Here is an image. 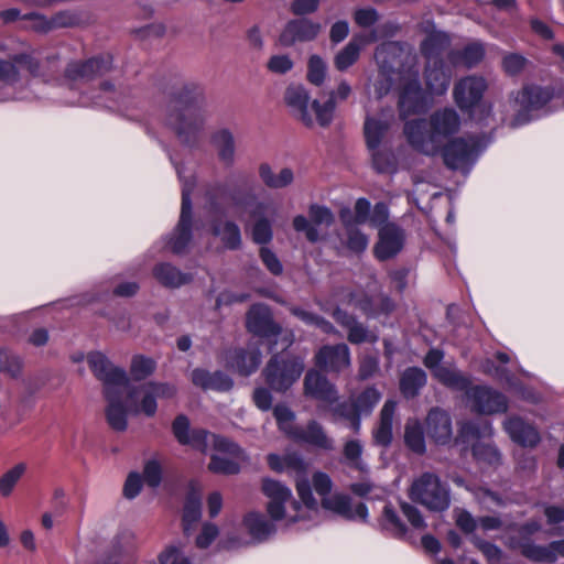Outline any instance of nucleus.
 I'll return each instance as SVG.
<instances>
[{
    "mask_svg": "<svg viewBox=\"0 0 564 564\" xmlns=\"http://www.w3.org/2000/svg\"><path fill=\"white\" fill-rule=\"evenodd\" d=\"M291 313L297 318H300L306 325L315 326L325 334L339 335L337 328L329 321H327L321 315L314 314L300 307H292Z\"/></svg>",
    "mask_w": 564,
    "mask_h": 564,
    "instance_id": "51",
    "label": "nucleus"
},
{
    "mask_svg": "<svg viewBox=\"0 0 564 564\" xmlns=\"http://www.w3.org/2000/svg\"><path fill=\"white\" fill-rule=\"evenodd\" d=\"M153 276L165 288L177 289L192 281L189 273H184L171 263H158L153 268Z\"/></svg>",
    "mask_w": 564,
    "mask_h": 564,
    "instance_id": "40",
    "label": "nucleus"
},
{
    "mask_svg": "<svg viewBox=\"0 0 564 564\" xmlns=\"http://www.w3.org/2000/svg\"><path fill=\"white\" fill-rule=\"evenodd\" d=\"M424 78L429 93L433 96H442L449 87L452 70L442 59L426 61Z\"/></svg>",
    "mask_w": 564,
    "mask_h": 564,
    "instance_id": "31",
    "label": "nucleus"
},
{
    "mask_svg": "<svg viewBox=\"0 0 564 564\" xmlns=\"http://www.w3.org/2000/svg\"><path fill=\"white\" fill-rule=\"evenodd\" d=\"M303 393L305 397L326 405H333L339 399L335 384L316 369H310L306 372L303 381Z\"/></svg>",
    "mask_w": 564,
    "mask_h": 564,
    "instance_id": "18",
    "label": "nucleus"
},
{
    "mask_svg": "<svg viewBox=\"0 0 564 564\" xmlns=\"http://www.w3.org/2000/svg\"><path fill=\"white\" fill-rule=\"evenodd\" d=\"M273 415L278 422L279 427L293 436L295 431V427H293V421L295 419L293 411L286 405L278 404L273 409Z\"/></svg>",
    "mask_w": 564,
    "mask_h": 564,
    "instance_id": "63",
    "label": "nucleus"
},
{
    "mask_svg": "<svg viewBox=\"0 0 564 564\" xmlns=\"http://www.w3.org/2000/svg\"><path fill=\"white\" fill-rule=\"evenodd\" d=\"M345 227V246L354 253H362L368 245L369 237L361 230L367 224L373 225L377 220L373 216H388V214H340Z\"/></svg>",
    "mask_w": 564,
    "mask_h": 564,
    "instance_id": "14",
    "label": "nucleus"
},
{
    "mask_svg": "<svg viewBox=\"0 0 564 564\" xmlns=\"http://www.w3.org/2000/svg\"><path fill=\"white\" fill-rule=\"evenodd\" d=\"M210 142L215 148L218 159L225 165L230 166L236 161V142L234 133L228 128H220L212 133Z\"/></svg>",
    "mask_w": 564,
    "mask_h": 564,
    "instance_id": "38",
    "label": "nucleus"
},
{
    "mask_svg": "<svg viewBox=\"0 0 564 564\" xmlns=\"http://www.w3.org/2000/svg\"><path fill=\"white\" fill-rule=\"evenodd\" d=\"M192 382L203 390L228 391L232 387V380L226 373L200 368L192 371Z\"/></svg>",
    "mask_w": 564,
    "mask_h": 564,
    "instance_id": "39",
    "label": "nucleus"
},
{
    "mask_svg": "<svg viewBox=\"0 0 564 564\" xmlns=\"http://www.w3.org/2000/svg\"><path fill=\"white\" fill-rule=\"evenodd\" d=\"M202 453H206L210 447L219 453L234 455L238 458L245 459V451L231 442L230 440L213 434L204 429H194L188 436V442L185 444Z\"/></svg>",
    "mask_w": 564,
    "mask_h": 564,
    "instance_id": "16",
    "label": "nucleus"
},
{
    "mask_svg": "<svg viewBox=\"0 0 564 564\" xmlns=\"http://www.w3.org/2000/svg\"><path fill=\"white\" fill-rule=\"evenodd\" d=\"M462 126L458 112L451 107L434 111L429 121L424 119L409 120L404 124V134L409 143L417 151L434 155L442 151L445 164L467 174L485 151L489 139L470 135L467 138L449 139Z\"/></svg>",
    "mask_w": 564,
    "mask_h": 564,
    "instance_id": "1",
    "label": "nucleus"
},
{
    "mask_svg": "<svg viewBox=\"0 0 564 564\" xmlns=\"http://www.w3.org/2000/svg\"><path fill=\"white\" fill-rule=\"evenodd\" d=\"M26 467L23 463L15 465L0 478V494L4 497L9 496Z\"/></svg>",
    "mask_w": 564,
    "mask_h": 564,
    "instance_id": "61",
    "label": "nucleus"
},
{
    "mask_svg": "<svg viewBox=\"0 0 564 564\" xmlns=\"http://www.w3.org/2000/svg\"><path fill=\"white\" fill-rule=\"evenodd\" d=\"M389 128L387 118L367 117L365 121V138L371 153L372 165L379 173H389L394 169L393 155L390 151L381 149L380 144Z\"/></svg>",
    "mask_w": 564,
    "mask_h": 564,
    "instance_id": "9",
    "label": "nucleus"
},
{
    "mask_svg": "<svg viewBox=\"0 0 564 564\" xmlns=\"http://www.w3.org/2000/svg\"><path fill=\"white\" fill-rule=\"evenodd\" d=\"M379 240L373 248L375 257L380 261L395 257L403 248L404 231L392 223H387L379 228Z\"/></svg>",
    "mask_w": 564,
    "mask_h": 564,
    "instance_id": "21",
    "label": "nucleus"
},
{
    "mask_svg": "<svg viewBox=\"0 0 564 564\" xmlns=\"http://www.w3.org/2000/svg\"><path fill=\"white\" fill-rule=\"evenodd\" d=\"M20 69H25L33 76L42 75L39 62L30 54L14 55L11 61L0 59V94H13L18 97L13 100L28 99L26 95L17 90Z\"/></svg>",
    "mask_w": 564,
    "mask_h": 564,
    "instance_id": "12",
    "label": "nucleus"
},
{
    "mask_svg": "<svg viewBox=\"0 0 564 564\" xmlns=\"http://www.w3.org/2000/svg\"><path fill=\"white\" fill-rule=\"evenodd\" d=\"M176 388L166 382H147L129 390L128 397L132 402L131 413H143L154 416L158 410L156 399H171L175 395Z\"/></svg>",
    "mask_w": 564,
    "mask_h": 564,
    "instance_id": "10",
    "label": "nucleus"
},
{
    "mask_svg": "<svg viewBox=\"0 0 564 564\" xmlns=\"http://www.w3.org/2000/svg\"><path fill=\"white\" fill-rule=\"evenodd\" d=\"M380 525L395 538H404L408 533L405 524L401 521L391 503H387L383 507Z\"/></svg>",
    "mask_w": 564,
    "mask_h": 564,
    "instance_id": "49",
    "label": "nucleus"
},
{
    "mask_svg": "<svg viewBox=\"0 0 564 564\" xmlns=\"http://www.w3.org/2000/svg\"><path fill=\"white\" fill-rule=\"evenodd\" d=\"M473 409L478 413H502L508 409L507 398L488 387L477 386L467 391Z\"/></svg>",
    "mask_w": 564,
    "mask_h": 564,
    "instance_id": "23",
    "label": "nucleus"
},
{
    "mask_svg": "<svg viewBox=\"0 0 564 564\" xmlns=\"http://www.w3.org/2000/svg\"><path fill=\"white\" fill-rule=\"evenodd\" d=\"M258 174L263 185L270 189L285 188L290 186L295 178L294 171L291 167H282L275 172L268 162L259 164Z\"/></svg>",
    "mask_w": 564,
    "mask_h": 564,
    "instance_id": "36",
    "label": "nucleus"
},
{
    "mask_svg": "<svg viewBox=\"0 0 564 564\" xmlns=\"http://www.w3.org/2000/svg\"><path fill=\"white\" fill-rule=\"evenodd\" d=\"M404 443L414 454L422 455L426 451L422 425L416 420H408L404 427Z\"/></svg>",
    "mask_w": 564,
    "mask_h": 564,
    "instance_id": "46",
    "label": "nucleus"
},
{
    "mask_svg": "<svg viewBox=\"0 0 564 564\" xmlns=\"http://www.w3.org/2000/svg\"><path fill=\"white\" fill-rule=\"evenodd\" d=\"M263 191L257 189L246 181L228 180L209 188L207 195L215 205L232 207L245 212H262L267 204L261 199Z\"/></svg>",
    "mask_w": 564,
    "mask_h": 564,
    "instance_id": "6",
    "label": "nucleus"
},
{
    "mask_svg": "<svg viewBox=\"0 0 564 564\" xmlns=\"http://www.w3.org/2000/svg\"><path fill=\"white\" fill-rule=\"evenodd\" d=\"M321 31V24L306 19L290 21L280 35V42L284 46H291L296 42L314 40Z\"/></svg>",
    "mask_w": 564,
    "mask_h": 564,
    "instance_id": "29",
    "label": "nucleus"
},
{
    "mask_svg": "<svg viewBox=\"0 0 564 564\" xmlns=\"http://www.w3.org/2000/svg\"><path fill=\"white\" fill-rule=\"evenodd\" d=\"M213 234L220 238L227 249H238L241 243L239 227L230 221L217 220L213 226Z\"/></svg>",
    "mask_w": 564,
    "mask_h": 564,
    "instance_id": "44",
    "label": "nucleus"
},
{
    "mask_svg": "<svg viewBox=\"0 0 564 564\" xmlns=\"http://www.w3.org/2000/svg\"><path fill=\"white\" fill-rule=\"evenodd\" d=\"M505 430L514 443L523 447H533L540 441V434L535 427L517 416L505 421Z\"/></svg>",
    "mask_w": 564,
    "mask_h": 564,
    "instance_id": "34",
    "label": "nucleus"
},
{
    "mask_svg": "<svg viewBox=\"0 0 564 564\" xmlns=\"http://www.w3.org/2000/svg\"><path fill=\"white\" fill-rule=\"evenodd\" d=\"M361 44L351 40L335 57V66L338 70H345L350 67L359 57Z\"/></svg>",
    "mask_w": 564,
    "mask_h": 564,
    "instance_id": "55",
    "label": "nucleus"
},
{
    "mask_svg": "<svg viewBox=\"0 0 564 564\" xmlns=\"http://www.w3.org/2000/svg\"><path fill=\"white\" fill-rule=\"evenodd\" d=\"M124 389H108L104 395L107 400L105 410L108 425L116 432H124L128 427V410L122 403V394Z\"/></svg>",
    "mask_w": 564,
    "mask_h": 564,
    "instance_id": "30",
    "label": "nucleus"
},
{
    "mask_svg": "<svg viewBox=\"0 0 564 564\" xmlns=\"http://www.w3.org/2000/svg\"><path fill=\"white\" fill-rule=\"evenodd\" d=\"M22 371L21 359L6 349H0V372L18 378Z\"/></svg>",
    "mask_w": 564,
    "mask_h": 564,
    "instance_id": "59",
    "label": "nucleus"
},
{
    "mask_svg": "<svg viewBox=\"0 0 564 564\" xmlns=\"http://www.w3.org/2000/svg\"><path fill=\"white\" fill-rule=\"evenodd\" d=\"M333 223V214H310V218L304 215L295 217L293 225L295 230L304 231L308 241L316 242L321 239L324 229Z\"/></svg>",
    "mask_w": 564,
    "mask_h": 564,
    "instance_id": "33",
    "label": "nucleus"
},
{
    "mask_svg": "<svg viewBox=\"0 0 564 564\" xmlns=\"http://www.w3.org/2000/svg\"><path fill=\"white\" fill-rule=\"evenodd\" d=\"M232 458L221 457L220 455H213L210 457V462L208 464V469L215 474L221 475H236L240 471V462H246L248 459L245 454V459L238 458L234 455H230Z\"/></svg>",
    "mask_w": 564,
    "mask_h": 564,
    "instance_id": "52",
    "label": "nucleus"
},
{
    "mask_svg": "<svg viewBox=\"0 0 564 564\" xmlns=\"http://www.w3.org/2000/svg\"><path fill=\"white\" fill-rule=\"evenodd\" d=\"M246 326L251 334L271 338L281 333V327L273 321L270 308L264 304H254L247 313Z\"/></svg>",
    "mask_w": 564,
    "mask_h": 564,
    "instance_id": "22",
    "label": "nucleus"
},
{
    "mask_svg": "<svg viewBox=\"0 0 564 564\" xmlns=\"http://www.w3.org/2000/svg\"><path fill=\"white\" fill-rule=\"evenodd\" d=\"M509 546L520 550L521 554L532 562L553 563L558 556L564 557V540L553 541L547 545H538L529 538H511Z\"/></svg>",
    "mask_w": 564,
    "mask_h": 564,
    "instance_id": "17",
    "label": "nucleus"
},
{
    "mask_svg": "<svg viewBox=\"0 0 564 564\" xmlns=\"http://www.w3.org/2000/svg\"><path fill=\"white\" fill-rule=\"evenodd\" d=\"M112 69L111 56H99L85 62H70L65 69V82L73 88H82L83 85L107 75Z\"/></svg>",
    "mask_w": 564,
    "mask_h": 564,
    "instance_id": "13",
    "label": "nucleus"
},
{
    "mask_svg": "<svg viewBox=\"0 0 564 564\" xmlns=\"http://www.w3.org/2000/svg\"><path fill=\"white\" fill-rule=\"evenodd\" d=\"M409 497L433 512L446 511L451 506V488L432 471H424L413 479Z\"/></svg>",
    "mask_w": 564,
    "mask_h": 564,
    "instance_id": "7",
    "label": "nucleus"
},
{
    "mask_svg": "<svg viewBox=\"0 0 564 564\" xmlns=\"http://www.w3.org/2000/svg\"><path fill=\"white\" fill-rule=\"evenodd\" d=\"M155 370V361L144 356H135L132 358L130 373L134 380H144Z\"/></svg>",
    "mask_w": 564,
    "mask_h": 564,
    "instance_id": "57",
    "label": "nucleus"
},
{
    "mask_svg": "<svg viewBox=\"0 0 564 564\" xmlns=\"http://www.w3.org/2000/svg\"><path fill=\"white\" fill-rule=\"evenodd\" d=\"M474 496L477 502L485 510H491L494 507L506 506V500L499 494L484 487L475 489Z\"/></svg>",
    "mask_w": 564,
    "mask_h": 564,
    "instance_id": "58",
    "label": "nucleus"
},
{
    "mask_svg": "<svg viewBox=\"0 0 564 564\" xmlns=\"http://www.w3.org/2000/svg\"><path fill=\"white\" fill-rule=\"evenodd\" d=\"M202 517V496L198 490L191 488L187 494L183 510V530L186 535L198 523Z\"/></svg>",
    "mask_w": 564,
    "mask_h": 564,
    "instance_id": "41",
    "label": "nucleus"
},
{
    "mask_svg": "<svg viewBox=\"0 0 564 564\" xmlns=\"http://www.w3.org/2000/svg\"><path fill=\"white\" fill-rule=\"evenodd\" d=\"M160 564H192L176 545H170L159 556Z\"/></svg>",
    "mask_w": 564,
    "mask_h": 564,
    "instance_id": "64",
    "label": "nucleus"
},
{
    "mask_svg": "<svg viewBox=\"0 0 564 564\" xmlns=\"http://www.w3.org/2000/svg\"><path fill=\"white\" fill-rule=\"evenodd\" d=\"M284 99L293 116L301 120L306 127L314 124L310 94L305 87L302 85H290L285 90Z\"/></svg>",
    "mask_w": 564,
    "mask_h": 564,
    "instance_id": "26",
    "label": "nucleus"
},
{
    "mask_svg": "<svg viewBox=\"0 0 564 564\" xmlns=\"http://www.w3.org/2000/svg\"><path fill=\"white\" fill-rule=\"evenodd\" d=\"M243 523L249 533L257 540H264L275 531L273 523L263 514L251 512L245 517Z\"/></svg>",
    "mask_w": 564,
    "mask_h": 564,
    "instance_id": "47",
    "label": "nucleus"
},
{
    "mask_svg": "<svg viewBox=\"0 0 564 564\" xmlns=\"http://www.w3.org/2000/svg\"><path fill=\"white\" fill-rule=\"evenodd\" d=\"M558 97L560 93L553 86L535 83L512 91L509 97L510 106L516 111L512 126L520 127L552 113L555 110L553 102Z\"/></svg>",
    "mask_w": 564,
    "mask_h": 564,
    "instance_id": "4",
    "label": "nucleus"
},
{
    "mask_svg": "<svg viewBox=\"0 0 564 564\" xmlns=\"http://www.w3.org/2000/svg\"><path fill=\"white\" fill-rule=\"evenodd\" d=\"M120 93L110 82H102L98 88V94L88 95L80 93L77 98L67 100L70 105L88 107L98 106L108 109H115L119 104Z\"/></svg>",
    "mask_w": 564,
    "mask_h": 564,
    "instance_id": "27",
    "label": "nucleus"
},
{
    "mask_svg": "<svg viewBox=\"0 0 564 564\" xmlns=\"http://www.w3.org/2000/svg\"><path fill=\"white\" fill-rule=\"evenodd\" d=\"M335 108L336 104L329 98L324 104H321L318 100H313L311 105V110L314 111L316 121L323 127L332 122Z\"/></svg>",
    "mask_w": 564,
    "mask_h": 564,
    "instance_id": "62",
    "label": "nucleus"
},
{
    "mask_svg": "<svg viewBox=\"0 0 564 564\" xmlns=\"http://www.w3.org/2000/svg\"><path fill=\"white\" fill-rule=\"evenodd\" d=\"M326 63L318 56L312 55L307 65V79L315 86H321L326 77Z\"/></svg>",
    "mask_w": 564,
    "mask_h": 564,
    "instance_id": "60",
    "label": "nucleus"
},
{
    "mask_svg": "<svg viewBox=\"0 0 564 564\" xmlns=\"http://www.w3.org/2000/svg\"><path fill=\"white\" fill-rule=\"evenodd\" d=\"M176 172L183 184L181 212H192L191 193L194 189L196 180L192 173H186L183 166L176 165Z\"/></svg>",
    "mask_w": 564,
    "mask_h": 564,
    "instance_id": "56",
    "label": "nucleus"
},
{
    "mask_svg": "<svg viewBox=\"0 0 564 564\" xmlns=\"http://www.w3.org/2000/svg\"><path fill=\"white\" fill-rule=\"evenodd\" d=\"M434 377L444 386L458 391H465L470 386V381L466 376L448 367L436 368Z\"/></svg>",
    "mask_w": 564,
    "mask_h": 564,
    "instance_id": "48",
    "label": "nucleus"
},
{
    "mask_svg": "<svg viewBox=\"0 0 564 564\" xmlns=\"http://www.w3.org/2000/svg\"><path fill=\"white\" fill-rule=\"evenodd\" d=\"M87 362L94 375L104 382V392L109 388L113 390L127 388L128 378L126 371L115 367L102 352H89Z\"/></svg>",
    "mask_w": 564,
    "mask_h": 564,
    "instance_id": "15",
    "label": "nucleus"
},
{
    "mask_svg": "<svg viewBox=\"0 0 564 564\" xmlns=\"http://www.w3.org/2000/svg\"><path fill=\"white\" fill-rule=\"evenodd\" d=\"M485 56V48L481 43H471L462 52H452L449 59L453 64H463L467 67L477 65Z\"/></svg>",
    "mask_w": 564,
    "mask_h": 564,
    "instance_id": "50",
    "label": "nucleus"
},
{
    "mask_svg": "<svg viewBox=\"0 0 564 564\" xmlns=\"http://www.w3.org/2000/svg\"><path fill=\"white\" fill-rule=\"evenodd\" d=\"M261 351L256 345H248L247 348L229 349L224 355L227 367L240 375L249 376L254 372L261 364Z\"/></svg>",
    "mask_w": 564,
    "mask_h": 564,
    "instance_id": "24",
    "label": "nucleus"
},
{
    "mask_svg": "<svg viewBox=\"0 0 564 564\" xmlns=\"http://www.w3.org/2000/svg\"><path fill=\"white\" fill-rule=\"evenodd\" d=\"M191 228L192 214H181L178 225L169 241V247L173 253L182 254L186 250L192 238Z\"/></svg>",
    "mask_w": 564,
    "mask_h": 564,
    "instance_id": "43",
    "label": "nucleus"
},
{
    "mask_svg": "<svg viewBox=\"0 0 564 564\" xmlns=\"http://www.w3.org/2000/svg\"><path fill=\"white\" fill-rule=\"evenodd\" d=\"M380 399L381 392L375 387H368L355 398H352V401L360 415H369Z\"/></svg>",
    "mask_w": 564,
    "mask_h": 564,
    "instance_id": "53",
    "label": "nucleus"
},
{
    "mask_svg": "<svg viewBox=\"0 0 564 564\" xmlns=\"http://www.w3.org/2000/svg\"><path fill=\"white\" fill-rule=\"evenodd\" d=\"M304 361L300 357L274 355L262 371L267 384L275 392H285L301 377Z\"/></svg>",
    "mask_w": 564,
    "mask_h": 564,
    "instance_id": "8",
    "label": "nucleus"
},
{
    "mask_svg": "<svg viewBox=\"0 0 564 564\" xmlns=\"http://www.w3.org/2000/svg\"><path fill=\"white\" fill-rule=\"evenodd\" d=\"M486 90V79L476 75L459 79L453 89L457 107L468 112L470 118L481 126H490L495 121L491 104L481 101Z\"/></svg>",
    "mask_w": 564,
    "mask_h": 564,
    "instance_id": "5",
    "label": "nucleus"
},
{
    "mask_svg": "<svg viewBox=\"0 0 564 564\" xmlns=\"http://www.w3.org/2000/svg\"><path fill=\"white\" fill-rule=\"evenodd\" d=\"M448 44L449 37L446 33L441 31H433L421 43L420 48L426 61L441 59L440 55Z\"/></svg>",
    "mask_w": 564,
    "mask_h": 564,
    "instance_id": "45",
    "label": "nucleus"
},
{
    "mask_svg": "<svg viewBox=\"0 0 564 564\" xmlns=\"http://www.w3.org/2000/svg\"><path fill=\"white\" fill-rule=\"evenodd\" d=\"M314 361L319 369L338 373L350 367V349L344 343L325 345L315 354Z\"/></svg>",
    "mask_w": 564,
    "mask_h": 564,
    "instance_id": "20",
    "label": "nucleus"
},
{
    "mask_svg": "<svg viewBox=\"0 0 564 564\" xmlns=\"http://www.w3.org/2000/svg\"><path fill=\"white\" fill-rule=\"evenodd\" d=\"M425 384L426 373L424 370L417 367H410L401 376L400 391L406 399H411L416 397Z\"/></svg>",
    "mask_w": 564,
    "mask_h": 564,
    "instance_id": "42",
    "label": "nucleus"
},
{
    "mask_svg": "<svg viewBox=\"0 0 564 564\" xmlns=\"http://www.w3.org/2000/svg\"><path fill=\"white\" fill-rule=\"evenodd\" d=\"M397 409V402L387 400L380 411L378 426L373 430V442L382 447H388L392 442V424Z\"/></svg>",
    "mask_w": 564,
    "mask_h": 564,
    "instance_id": "37",
    "label": "nucleus"
},
{
    "mask_svg": "<svg viewBox=\"0 0 564 564\" xmlns=\"http://www.w3.org/2000/svg\"><path fill=\"white\" fill-rule=\"evenodd\" d=\"M321 503L325 510L336 513L346 520H361L366 522L368 519L367 506L359 502L354 507L351 498L344 494L324 497Z\"/></svg>",
    "mask_w": 564,
    "mask_h": 564,
    "instance_id": "25",
    "label": "nucleus"
},
{
    "mask_svg": "<svg viewBox=\"0 0 564 564\" xmlns=\"http://www.w3.org/2000/svg\"><path fill=\"white\" fill-rule=\"evenodd\" d=\"M419 70L400 80L399 110L405 119L411 115L425 112L433 104V95L422 88Z\"/></svg>",
    "mask_w": 564,
    "mask_h": 564,
    "instance_id": "11",
    "label": "nucleus"
},
{
    "mask_svg": "<svg viewBox=\"0 0 564 564\" xmlns=\"http://www.w3.org/2000/svg\"><path fill=\"white\" fill-rule=\"evenodd\" d=\"M332 412L335 417L348 421L349 426L355 433H358L360 431L361 415L357 411V408L355 406L352 399L349 402L345 401L338 403L333 409Z\"/></svg>",
    "mask_w": 564,
    "mask_h": 564,
    "instance_id": "54",
    "label": "nucleus"
},
{
    "mask_svg": "<svg viewBox=\"0 0 564 564\" xmlns=\"http://www.w3.org/2000/svg\"><path fill=\"white\" fill-rule=\"evenodd\" d=\"M263 494L269 498L267 506L268 513L272 520H282L285 516V505L288 502L297 510L299 502L292 500L291 490L280 481L264 479L262 481Z\"/></svg>",
    "mask_w": 564,
    "mask_h": 564,
    "instance_id": "19",
    "label": "nucleus"
},
{
    "mask_svg": "<svg viewBox=\"0 0 564 564\" xmlns=\"http://www.w3.org/2000/svg\"><path fill=\"white\" fill-rule=\"evenodd\" d=\"M203 99V86L188 82L165 107L163 118L165 127L171 129L185 145L195 147L200 140L205 117L195 109L194 104Z\"/></svg>",
    "mask_w": 564,
    "mask_h": 564,
    "instance_id": "2",
    "label": "nucleus"
},
{
    "mask_svg": "<svg viewBox=\"0 0 564 564\" xmlns=\"http://www.w3.org/2000/svg\"><path fill=\"white\" fill-rule=\"evenodd\" d=\"M335 322L347 330V339L354 345H359L366 341H376L375 336L369 329L360 322L357 321L356 316L348 312L336 307L332 313Z\"/></svg>",
    "mask_w": 564,
    "mask_h": 564,
    "instance_id": "28",
    "label": "nucleus"
},
{
    "mask_svg": "<svg viewBox=\"0 0 564 564\" xmlns=\"http://www.w3.org/2000/svg\"><path fill=\"white\" fill-rule=\"evenodd\" d=\"M427 435L437 444H447L452 440L453 429L449 414L438 408L430 410L426 420Z\"/></svg>",
    "mask_w": 564,
    "mask_h": 564,
    "instance_id": "32",
    "label": "nucleus"
},
{
    "mask_svg": "<svg viewBox=\"0 0 564 564\" xmlns=\"http://www.w3.org/2000/svg\"><path fill=\"white\" fill-rule=\"evenodd\" d=\"M375 59L379 68V79L373 84L378 98L387 95L395 82L419 70L417 56L405 43L384 42L376 48Z\"/></svg>",
    "mask_w": 564,
    "mask_h": 564,
    "instance_id": "3",
    "label": "nucleus"
},
{
    "mask_svg": "<svg viewBox=\"0 0 564 564\" xmlns=\"http://www.w3.org/2000/svg\"><path fill=\"white\" fill-rule=\"evenodd\" d=\"M293 437L323 451L334 449L333 438L326 434L324 427L316 421H310L305 427H296Z\"/></svg>",
    "mask_w": 564,
    "mask_h": 564,
    "instance_id": "35",
    "label": "nucleus"
}]
</instances>
